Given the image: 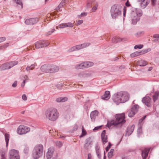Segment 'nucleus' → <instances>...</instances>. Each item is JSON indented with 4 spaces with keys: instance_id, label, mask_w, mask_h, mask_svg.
Wrapping results in <instances>:
<instances>
[{
    "instance_id": "obj_1",
    "label": "nucleus",
    "mask_w": 159,
    "mask_h": 159,
    "mask_svg": "<svg viewBox=\"0 0 159 159\" xmlns=\"http://www.w3.org/2000/svg\"><path fill=\"white\" fill-rule=\"evenodd\" d=\"M129 98V94L126 91H120L115 94L113 98L114 102L119 103H124L128 101Z\"/></svg>"
},
{
    "instance_id": "obj_2",
    "label": "nucleus",
    "mask_w": 159,
    "mask_h": 159,
    "mask_svg": "<svg viewBox=\"0 0 159 159\" xmlns=\"http://www.w3.org/2000/svg\"><path fill=\"white\" fill-rule=\"evenodd\" d=\"M116 121L112 120L110 121H108L106 126L110 128L112 125L117 127L118 126H120L121 124L125 122V116L124 113L116 115Z\"/></svg>"
},
{
    "instance_id": "obj_3",
    "label": "nucleus",
    "mask_w": 159,
    "mask_h": 159,
    "mask_svg": "<svg viewBox=\"0 0 159 159\" xmlns=\"http://www.w3.org/2000/svg\"><path fill=\"white\" fill-rule=\"evenodd\" d=\"M46 118L52 121L56 120L59 117V114L57 110L55 108H50L45 112Z\"/></svg>"
},
{
    "instance_id": "obj_4",
    "label": "nucleus",
    "mask_w": 159,
    "mask_h": 159,
    "mask_svg": "<svg viewBox=\"0 0 159 159\" xmlns=\"http://www.w3.org/2000/svg\"><path fill=\"white\" fill-rule=\"evenodd\" d=\"M122 7L119 5H113L110 10L111 17L113 19L118 18L121 14Z\"/></svg>"
},
{
    "instance_id": "obj_5",
    "label": "nucleus",
    "mask_w": 159,
    "mask_h": 159,
    "mask_svg": "<svg viewBox=\"0 0 159 159\" xmlns=\"http://www.w3.org/2000/svg\"><path fill=\"white\" fill-rule=\"evenodd\" d=\"M43 147L42 144L36 145L32 152V157L34 159H38L41 157L43 154Z\"/></svg>"
},
{
    "instance_id": "obj_6",
    "label": "nucleus",
    "mask_w": 159,
    "mask_h": 159,
    "mask_svg": "<svg viewBox=\"0 0 159 159\" xmlns=\"http://www.w3.org/2000/svg\"><path fill=\"white\" fill-rule=\"evenodd\" d=\"M93 65V63L92 62L86 61L76 65L75 67L77 69H83L85 68L91 67Z\"/></svg>"
},
{
    "instance_id": "obj_7",
    "label": "nucleus",
    "mask_w": 159,
    "mask_h": 159,
    "mask_svg": "<svg viewBox=\"0 0 159 159\" xmlns=\"http://www.w3.org/2000/svg\"><path fill=\"white\" fill-rule=\"evenodd\" d=\"M30 131L29 127L22 125H20L17 129V133L20 135L25 134Z\"/></svg>"
},
{
    "instance_id": "obj_8",
    "label": "nucleus",
    "mask_w": 159,
    "mask_h": 159,
    "mask_svg": "<svg viewBox=\"0 0 159 159\" xmlns=\"http://www.w3.org/2000/svg\"><path fill=\"white\" fill-rule=\"evenodd\" d=\"M49 44V43L47 41L40 40L35 43V45L36 48H39L48 46Z\"/></svg>"
},
{
    "instance_id": "obj_9",
    "label": "nucleus",
    "mask_w": 159,
    "mask_h": 159,
    "mask_svg": "<svg viewBox=\"0 0 159 159\" xmlns=\"http://www.w3.org/2000/svg\"><path fill=\"white\" fill-rule=\"evenodd\" d=\"M10 159H19L18 151L12 149L9 152Z\"/></svg>"
},
{
    "instance_id": "obj_10",
    "label": "nucleus",
    "mask_w": 159,
    "mask_h": 159,
    "mask_svg": "<svg viewBox=\"0 0 159 159\" xmlns=\"http://www.w3.org/2000/svg\"><path fill=\"white\" fill-rule=\"evenodd\" d=\"M93 72L92 71L87 70L80 72L78 74V76L80 78H84L90 77L93 75Z\"/></svg>"
},
{
    "instance_id": "obj_11",
    "label": "nucleus",
    "mask_w": 159,
    "mask_h": 159,
    "mask_svg": "<svg viewBox=\"0 0 159 159\" xmlns=\"http://www.w3.org/2000/svg\"><path fill=\"white\" fill-rule=\"evenodd\" d=\"M130 17L132 23L134 25H135L140 19V18L137 16V14L135 12H131Z\"/></svg>"
},
{
    "instance_id": "obj_12",
    "label": "nucleus",
    "mask_w": 159,
    "mask_h": 159,
    "mask_svg": "<svg viewBox=\"0 0 159 159\" xmlns=\"http://www.w3.org/2000/svg\"><path fill=\"white\" fill-rule=\"evenodd\" d=\"M139 108V106L137 105H135L133 106L128 114L129 116L130 117H133L138 111Z\"/></svg>"
},
{
    "instance_id": "obj_13",
    "label": "nucleus",
    "mask_w": 159,
    "mask_h": 159,
    "mask_svg": "<svg viewBox=\"0 0 159 159\" xmlns=\"http://www.w3.org/2000/svg\"><path fill=\"white\" fill-rule=\"evenodd\" d=\"M38 18H32L27 19L25 21V23L27 25H33L36 23L38 21Z\"/></svg>"
},
{
    "instance_id": "obj_14",
    "label": "nucleus",
    "mask_w": 159,
    "mask_h": 159,
    "mask_svg": "<svg viewBox=\"0 0 159 159\" xmlns=\"http://www.w3.org/2000/svg\"><path fill=\"white\" fill-rule=\"evenodd\" d=\"M86 143L84 145V148L88 150L91 148V143H92V141L91 138H89L87 139L86 140Z\"/></svg>"
},
{
    "instance_id": "obj_15",
    "label": "nucleus",
    "mask_w": 159,
    "mask_h": 159,
    "mask_svg": "<svg viewBox=\"0 0 159 159\" xmlns=\"http://www.w3.org/2000/svg\"><path fill=\"white\" fill-rule=\"evenodd\" d=\"M138 2H140L142 8H145L150 2V0H138Z\"/></svg>"
},
{
    "instance_id": "obj_16",
    "label": "nucleus",
    "mask_w": 159,
    "mask_h": 159,
    "mask_svg": "<svg viewBox=\"0 0 159 159\" xmlns=\"http://www.w3.org/2000/svg\"><path fill=\"white\" fill-rule=\"evenodd\" d=\"M151 98L149 97L143 98L142 100L143 102L147 106L149 107L151 106Z\"/></svg>"
},
{
    "instance_id": "obj_17",
    "label": "nucleus",
    "mask_w": 159,
    "mask_h": 159,
    "mask_svg": "<svg viewBox=\"0 0 159 159\" xmlns=\"http://www.w3.org/2000/svg\"><path fill=\"white\" fill-rule=\"evenodd\" d=\"M106 131L103 130L101 133V139L103 144L108 142L107 136L105 134Z\"/></svg>"
},
{
    "instance_id": "obj_18",
    "label": "nucleus",
    "mask_w": 159,
    "mask_h": 159,
    "mask_svg": "<svg viewBox=\"0 0 159 159\" xmlns=\"http://www.w3.org/2000/svg\"><path fill=\"white\" fill-rule=\"evenodd\" d=\"M50 65L45 64L42 66L40 69L42 71L46 73L50 72Z\"/></svg>"
},
{
    "instance_id": "obj_19",
    "label": "nucleus",
    "mask_w": 159,
    "mask_h": 159,
    "mask_svg": "<svg viewBox=\"0 0 159 159\" xmlns=\"http://www.w3.org/2000/svg\"><path fill=\"white\" fill-rule=\"evenodd\" d=\"M134 128V125H133L130 126L128 127L125 135L129 136L132 133Z\"/></svg>"
},
{
    "instance_id": "obj_20",
    "label": "nucleus",
    "mask_w": 159,
    "mask_h": 159,
    "mask_svg": "<svg viewBox=\"0 0 159 159\" xmlns=\"http://www.w3.org/2000/svg\"><path fill=\"white\" fill-rule=\"evenodd\" d=\"M98 112L96 110L92 111L90 114V116L91 120L92 121H94L95 120V119L98 116Z\"/></svg>"
},
{
    "instance_id": "obj_21",
    "label": "nucleus",
    "mask_w": 159,
    "mask_h": 159,
    "mask_svg": "<svg viewBox=\"0 0 159 159\" xmlns=\"http://www.w3.org/2000/svg\"><path fill=\"white\" fill-rule=\"evenodd\" d=\"M49 69L50 73L56 72L59 70V67L56 65H50Z\"/></svg>"
},
{
    "instance_id": "obj_22",
    "label": "nucleus",
    "mask_w": 159,
    "mask_h": 159,
    "mask_svg": "<svg viewBox=\"0 0 159 159\" xmlns=\"http://www.w3.org/2000/svg\"><path fill=\"white\" fill-rule=\"evenodd\" d=\"M54 152V149L52 148H50L48 149L47 153V157L48 159L51 158L52 157Z\"/></svg>"
},
{
    "instance_id": "obj_23",
    "label": "nucleus",
    "mask_w": 159,
    "mask_h": 159,
    "mask_svg": "<svg viewBox=\"0 0 159 159\" xmlns=\"http://www.w3.org/2000/svg\"><path fill=\"white\" fill-rule=\"evenodd\" d=\"M150 150V148H145L144 150L142 151V156L143 159H145L148 156V152Z\"/></svg>"
},
{
    "instance_id": "obj_24",
    "label": "nucleus",
    "mask_w": 159,
    "mask_h": 159,
    "mask_svg": "<svg viewBox=\"0 0 159 159\" xmlns=\"http://www.w3.org/2000/svg\"><path fill=\"white\" fill-rule=\"evenodd\" d=\"M110 97V92L109 91H106L104 94L102 96V98L103 100H108Z\"/></svg>"
},
{
    "instance_id": "obj_25",
    "label": "nucleus",
    "mask_w": 159,
    "mask_h": 159,
    "mask_svg": "<svg viewBox=\"0 0 159 159\" xmlns=\"http://www.w3.org/2000/svg\"><path fill=\"white\" fill-rule=\"evenodd\" d=\"M8 63H6L2 64L0 67V69L1 70H5L7 69H10Z\"/></svg>"
},
{
    "instance_id": "obj_26",
    "label": "nucleus",
    "mask_w": 159,
    "mask_h": 159,
    "mask_svg": "<svg viewBox=\"0 0 159 159\" xmlns=\"http://www.w3.org/2000/svg\"><path fill=\"white\" fill-rule=\"evenodd\" d=\"M67 100V98L66 97L64 98H58L56 100V101L57 102H64Z\"/></svg>"
},
{
    "instance_id": "obj_27",
    "label": "nucleus",
    "mask_w": 159,
    "mask_h": 159,
    "mask_svg": "<svg viewBox=\"0 0 159 159\" xmlns=\"http://www.w3.org/2000/svg\"><path fill=\"white\" fill-rule=\"evenodd\" d=\"M18 63V62L17 61H11L8 63L10 69L17 64Z\"/></svg>"
},
{
    "instance_id": "obj_28",
    "label": "nucleus",
    "mask_w": 159,
    "mask_h": 159,
    "mask_svg": "<svg viewBox=\"0 0 159 159\" xmlns=\"http://www.w3.org/2000/svg\"><path fill=\"white\" fill-rule=\"evenodd\" d=\"M121 41L122 39L121 38L116 37L113 38L112 39V42L114 43L120 42Z\"/></svg>"
},
{
    "instance_id": "obj_29",
    "label": "nucleus",
    "mask_w": 159,
    "mask_h": 159,
    "mask_svg": "<svg viewBox=\"0 0 159 159\" xmlns=\"http://www.w3.org/2000/svg\"><path fill=\"white\" fill-rule=\"evenodd\" d=\"M132 12H135L137 14V16H139L140 18L142 15V11L140 9H136L135 11H133Z\"/></svg>"
},
{
    "instance_id": "obj_30",
    "label": "nucleus",
    "mask_w": 159,
    "mask_h": 159,
    "mask_svg": "<svg viewBox=\"0 0 159 159\" xmlns=\"http://www.w3.org/2000/svg\"><path fill=\"white\" fill-rule=\"evenodd\" d=\"M159 96V91H157L156 92L155 94L153 96V99L154 102H155L157 100Z\"/></svg>"
},
{
    "instance_id": "obj_31",
    "label": "nucleus",
    "mask_w": 159,
    "mask_h": 159,
    "mask_svg": "<svg viewBox=\"0 0 159 159\" xmlns=\"http://www.w3.org/2000/svg\"><path fill=\"white\" fill-rule=\"evenodd\" d=\"M138 65L141 66H144L147 64V62L144 61H140L138 62Z\"/></svg>"
},
{
    "instance_id": "obj_32",
    "label": "nucleus",
    "mask_w": 159,
    "mask_h": 159,
    "mask_svg": "<svg viewBox=\"0 0 159 159\" xmlns=\"http://www.w3.org/2000/svg\"><path fill=\"white\" fill-rule=\"evenodd\" d=\"M139 55H140V52L136 51L131 54L130 56L131 57L133 58Z\"/></svg>"
},
{
    "instance_id": "obj_33",
    "label": "nucleus",
    "mask_w": 159,
    "mask_h": 159,
    "mask_svg": "<svg viewBox=\"0 0 159 159\" xmlns=\"http://www.w3.org/2000/svg\"><path fill=\"white\" fill-rule=\"evenodd\" d=\"M5 137L6 144V147H7L8 143V142L9 140L10 135L8 134H5Z\"/></svg>"
},
{
    "instance_id": "obj_34",
    "label": "nucleus",
    "mask_w": 159,
    "mask_h": 159,
    "mask_svg": "<svg viewBox=\"0 0 159 159\" xmlns=\"http://www.w3.org/2000/svg\"><path fill=\"white\" fill-rule=\"evenodd\" d=\"M35 64H32L30 66H28L26 68V70L27 71H29L30 70H33L35 67Z\"/></svg>"
},
{
    "instance_id": "obj_35",
    "label": "nucleus",
    "mask_w": 159,
    "mask_h": 159,
    "mask_svg": "<svg viewBox=\"0 0 159 159\" xmlns=\"http://www.w3.org/2000/svg\"><path fill=\"white\" fill-rule=\"evenodd\" d=\"M114 151V150L113 149H111L110 151L108 153V157L109 158H111L113 156V153Z\"/></svg>"
},
{
    "instance_id": "obj_36",
    "label": "nucleus",
    "mask_w": 159,
    "mask_h": 159,
    "mask_svg": "<svg viewBox=\"0 0 159 159\" xmlns=\"http://www.w3.org/2000/svg\"><path fill=\"white\" fill-rule=\"evenodd\" d=\"M66 27L72 28L74 26L73 24L71 22L65 23Z\"/></svg>"
},
{
    "instance_id": "obj_37",
    "label": "nucleus",
    "mask_w": 159,
    "mask_h": 159,
    "mask_svg": "<svg viewBox=\"0 0 159 159\" xmlns=\"http://www.w3.org/2000/svg\"><path fill=\"white\" fill-rule=\"evenodd\" d=\"M90 44L89 43H85L81 44L82 49L88 47Z\"/></svg>"
},
{
    "instance_id": "obj_38",
    "label": "nucleus",
    "mask_w": 159,
    "mask_h": 159,
    "mask_svg": "<svg viewBox=\"0 0 159 159\" xmlns=\"http://www.w3.org/2000/svg\"><path fill=\"white\" fill-rule=\"evenodd\" d=\"M146 117V116H143L141 118L139 121V126H142V125L143 124V120L145 119Z\"/></svg>"
},
{
    "instance_id": "obj_39",
    "label": "nucleus",
    "mask_w": 159,
    "mask_h": 159,
    "mask_svg": "<svg viewBox=\"0 0 159 159\" xmlns=\"http://www.w3.org/2000/svg\"><path fill=\"white\" fill-rule=\"evenodd\" d=\"M58 27L61 29H62L64 28H66L65 23H62L59 25L58 26H57L56 27V28L57 29H58Z\"/></svg>"
},
{
    "instance_id": "obj_40",
    "label": "nucleus",
    "mask_w": 159,
    "mask_h": 159,
    "mask_svg": "<svg viewBox=\"0 0 159 159\" xmlns=\"http://www.w3.org/2000/svg\"><path fill=\"white\" fill-rule=\"evenodd\" d=\"M87 133L85 130L84 129L83 127H82V134L80 136V137H83Z\"/></svg>"
},
{
    "instance_id": "obj_41",
    "label": "nucleus",
    "mask_w": 159,
    "mask_h": 159,
    "mask_svg": "<svg viewBox=\"0 0 159 159\" xmlns=\"http://www.w3.org/2000/svg\"><path fill=\"white\" fill-rule=\"evenodd\" d=\"M76 51V50L75 49V46H73V47H71V48H70L67 51V52H73V51Z\"/></svg>"
},
{
    "instance_id": "obj_42",
    "label": "nucleus",
    "mask_w": 159,
    "mask_h": 159,
    "mask_svg": "<svg viewBox=\"0 0 159 159\" xmlns=\"http://www.w3.org/2000/svg\"><path fill=\"white\" fill-rule=\"evenodd\" d=\"M75 46V47L76 51L82 49L81 44L77 45Z\"/></svg>"
},
{
    "instance_id": "obj_43",
    "label": "nucleus",
    "mask_w": 159,
    "mask_h": 159,
    "mask_svg": "<svg viewBox=\"0 0 159 159\" xmlns=\"http://www.w3.org/2000/svg\"><path fill=\"white\" fill-rule=\"evenodd\" d=\"M143 47V45L142 44H140L139 45H136L134 47V49L139 48V49H140L142 48Z\"/></svg>"
},
{
    "instance_id": "obj_44",
    "label": "nucleus",
    "mask_w": 159,
    "mask_h": 159,
    "mask_svg": "<svg viewBox=\"0 0 159 159\" xmlns=\"http://www.w3.org/2000/svg\"><path fill=\"white\" fill-rule=\"evenodd\" d=\"M95 150L96 151V154L100 153V150L99 147L97 145L95 146Z\"/></svg>"
},
{
    "instance_id": "obj_45",
    "label": "nucleus",
    "mask_w": 159,
    "mask_h": 159,
    "mask_svg": "<svg viewBox=\"0 0 159 159\" xmlns=\"http://www.w3.org/2000/svg\"><path fill=\"white\" fill-rule=\"evenodd\" d=\"M142 126H139L137 131L138 134H140L142 133Z\"/></svg>"
},
{
    "instance_id": "obj_46",
    "label": "nucleus",
    "mask_w": 159,
    "mask_h": 159,
    "mask_svg": "<svg viewBox=\"0 0 159 159\" xmlns=\"http://www.w3.org/2000/svg\"><path fill=\"white\" fill-rule=\"evenodd\" d=\"M5 152H1V159H6L5 157Z\"/></svg>"
},
{
    "instance_id": "obj_47",
    "label": "nucleus",
    "mask_w": 159,
    "mask_h": 159,
    "mask_svg": "<svg viewBox=\"0 0 159 159\" xmlns=\"http://www.w3.org/2000/svg\"><path fill=\"white\" fill-rule=\"evenodd\" d=\"M29 151V148L28 147H25L24 149V152L25 153H27Z\"/></svg>"
},
{
    "instance_id": "obj_48",
    "label": "nucleus",
    "mask_w": 159,
    "mask_h": 159,
    "mask_svg": "<svg viewBox=\"0 0 159 159\" xmlns=\"http://www.w3.org/2000/svg\"><path fill=\"white\" fill-rule=\"evenodd\" d=\"M87 15V13L86 12H83L80 15L78 16L79 18H80L81 17L85 16Z\"/></svg>"
},
{
    "instance_id": "obj_49",
    "label": "nucleus",
    "mask_w": 159,
    "mask_h": 159,
    "mask_svg": "<svg viewBox=\"0 0 159 159\" xmlns=\"http://www.w3.org/2000/svg\"><path fill=\"white\" fill-rule=\"evenodd\" d=\"M56 145L58 147L60 148L62 145V143L60 141H57L56 142Z\"/></svg>"
},
{
    "instance_id": "obj_50",
    "label": "nucleus",
    "mask_w": 159,
    "mask_h": 159,
    "mask_svg": "<svg viewBox=\"0 0 159 159\" xmlns=\"http://www.w3.org/2000/svg\"><path fill=\"white\" fill-rule=\"evenodd\" d=\"M9 43H7L3 45H2L3 49H6L7 47H8L9 46Z\"/></svg>"
},
{
    "instance_id": "obj_51",
    "label": "nucleus",
    "mask_w": 159,
    "mask_h": 159,
    "mask_svg": "<svg viewBox=\"0 0 159 159\" xmlns=\"http://www.w3.org/2000/svg\"><path fill=\"white\" fill-rule=\"evenodd\" d=\"M6 39V38L4 37L0 38V43L4 41Z\"/></svg>"
},
{
    "instance_id": "obj_52",
    "label": "nucleus",
    "mask_w": 159,
    "mask_h": 159,
    "mask_svg": "<svg viewBox=\"0 0 159 159\" xmlns=\"http://www.w3.org/2000/svg\"><path fill=\"white\" fill-rule=\"evenodd\" d=\"M111 143H109V144L108 146H107L106 148V150L107 151H108L109 149L111 147Z\"/></svg>"
},
{
    "instance_id": "obj_53",
    "label": "nucleus",
    "mask_w": 159,
    "mask_h": 159,
    "mask_svg": "<svg viewBox=\"0 0 159 159\" xmlns=\"http://www.w3.org/2000/svg\"><path fill=\"white\" fill-rule=\"evenodd\" d=\"M157 0H151L152 4L153 6H155Z\"/></svg>"
},
{
    "instance_id": "obj_54",
    "label": "nucleus",
    "mask_w": 159,
    "mask_h": 159,
    "mask_svg": "<svg viewBox=\"0 0 159 159\" xmlns=\"http://www.w3.org/2000/svg\"><path fill=\"white\" fill-rule=\"evenodd\" d=\"M83 22V20H79L77 22V24L78 25H80L82 24Z\"/></svg>"
},
{
    "instance_id": "obj_55",
    "label": "nucleus",
    "mask_w": 159,
    "mask_h": 159,
    "mask_svg": "<svg viewBox=\"0 0 159 159\" xmlns=\"http://www.w3.org/2000/svg\"><path fill=\"white\" fill-rule=\"evenodd\" d=\"M22 98L25 101L27 100V97L25 94H23L22 96Z\"/></svg>"
},
{
    "instance_id": "obj_56",
    "label": "nucleus",
    "mask_w": 159,
    "mask_h": 159,
    "mask_svg": "<svg viewBox=\"0 0 159 159\" xmlns=\"http://www.w3.org/2000/svg\"><path fill=\"white\" fill-rule=\"evenodd\" d=\"M55 30L53 29H52L51 31H48L47 33V35H50Z\"/></svg>"
},
{
    "instance_id": "obj_57",
    "label": "nucleus",
    "mask_w": 159,
    "mask_h": 159,
    "mask_svg": "<svg viewBox=\"0 0 159 159\" xmlns=\"http://www.w3.org/2000/svg\"><path fill=\"white\" fill-rule=\"evenodd\" d=\"M17 81H15L12 85V87L14 88L16 87L17 86Z\"/></svg>"
},
{
    "instance_id": "obj_58",
    "label": "nucleus",
    "mask_w": 159,
    "mask_h": 159,
    "mask_svg": "<svg viewBox=\"0 0 159 159\" xmlns=\"http://www.w3.org/2000/svg\"><path fill=\"white\" fill-rule=\"evenodd\" d=\"M139 52H140V55L147 53V52L145 50V49L142 50L141 51Z\"/></svg>"
},
{
    "instance_id": "obj_59",
    "label": "nucleus",
    "mask_w": 159,
    "mask_h": 159,
    "mask_svg": "<svg viewBox=\"0 0 159 159\" xmlns=\"http://www.w3.org/2000/svg\"><path fill=\"white\" fill-rule=\"evenodd\" d=\"M97 6H94L92 8V10L94 12L97 9Z\"/></svg>"
},
{
    "instance_id": "obj_60",
    "label": "nucleus",
    "mask_w": 159,
    "mask_h": 159,
    "mask_svg": "<svg viewBox=\"0 0 159 159\" xmlns=\"http://www.w3.org/2000/svg\"><path fill=\"white\" fill-rule=\"evenodd\" d=\"M153 37L154 38H159V34H154L153 36Z\"/></svg>"
},
{
    "instance_id": "obj_61",
    "label": "nucleus",
    "mask_w": 159,
    "mask_h": 159,
    "mask_svg": "<svg viewBox=\"0 0 159 159\" xmlns=\"http://www.w3.org/2000/svg\"><path fill=\"white\" fill-rule=\"evenodd\" d=\"M101 126H99L96 127L93 129V130L94 131L96 130H97L99 128H101Z\"/></svg>"
},
{
    "instance_id": "obj_62",
    "label": "nucleus",
    "mask_w": 159,
    "mask_h": 159,
    "mask_svg": "<svg viewBox=\"0 0 159 159\" xmlns=\"http://www.w3.org/2000/svg\"><path fill=\"white\" fill-rule=\"evenodd\" d=\"M92 155L91 154L89 153L88 154V159H92Z\"/></svg>"
},
{
    "instance_id": "obj_63",
    "label": "nucleus",
    "mask_w": 159,
    "mask_h": 159,
    "mask_svg": "<svg viewBox=\"0 0 159 159\" xmlns=\"http://www.w3.org/2000/svg\"><path fill=\"white\" fill-rule=\"evenodd\" d=\"M65 2L66 0H63L60 3L61 4L64 6V5H65Z\"/></svg>"
},
{
    "instance_id": "obj_64",
    "label": "nucleus",
    "mask_w": 159,
    "mask_h": 159,
    "mask_svg": "<svg viewBox=\"0 0 159 159\" xmlns=\"http://www.w3.org/2000/svg\"><path fill=\"white\" fill-rule=\"evenodd\" d=\"M25 80H24L21 84V86L22 87H24L25 85Z\"/></svg>"
}]
</instances>
